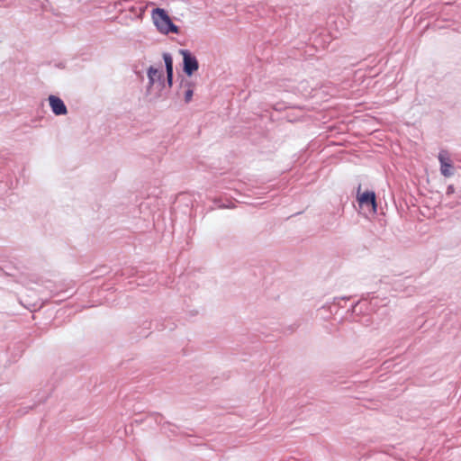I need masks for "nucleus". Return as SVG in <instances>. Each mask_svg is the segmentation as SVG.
I'll use <instances>...</instances> for the list:
<instances>
[{
  "label": "nucleus",
  "instance_id": "obj_6",
  "mask_svg": "<svg viewBox=\"0 0 461 461\" xmlns=\"http://www.w3.org/2000/svg\"><path fill=\"white\" fill-rule=\"evenodd\" d=\"M163 59L165 61L166 70H167V83L168 86H172V79H173V59L170 54L164 53Z\"/></svg>",
  "mask_w": 461,
  "mask_h": 461
},
{
  "label": "nucleus",
  "instance_id": "obj_5",
  "mask_svg": "<svg viewBox=\"0 0 461 461\" xmlns=\"http://www.w3.org/2000/svg\"><path fill=\"white\" fill-rule=\"evenodd\" d=\"M49 102H50V105L52 109V112L56 115H63L68 113L67 107L64 104V102L59 97H57L55 95H50L49 97Z\"/></svg>",
  "mask_w": 461,
  "mask_h": 461
},
{
  "label": "nucleus",
  "instance_id": "obj_4",
  "mask_svg": "<svg viewBox=\"0 0 461 461\" xmlns=\"http://www.w3.org/2000/svg\"><path fill=\"white\" fill-rule=\"evenodd\" d=\"M438 160L440 162L441 174L446 177L451 176L453 175V167L450 158L447 157V153L446 151H441L438 154Z\"/></svg>",
  "mask_w": 461,
  "mask_h": 461
},
{
  "label": "nucleus",
  "instance_id": "obj_8",
  "mask_svg": "<svg viewBox=\"0 0 461 461\" xmlns=\"http://www.w3.org/2000/svg\"><path fill=\"white\" fill-rule=\"evenodd\" d=\"M192 97H193V90L192 89H188L185 93V101L186 103H189L191 100H192Z\"/></svg>",
  "mask_w": 461,
  "mask_h": 461
},
{
  "label": "nucleus",
  "instance_id": "obj_7",
  "mask_svg": "<svg viewBox=\"0 0 461 461\" xmlns=\"http://www.w3.org/2000/svg\"><path fill=\"white\" fill-rule=\"evenodd\" d=\"M148 77L150 85L155 84L158 81H160L163 77V71L161 69L155 68L150 67L148 70Z\"/></svg>",
  "mask_w": 461,
  "mask_h": 461
},
{
  "label": "nucleus",
  "instance_id": "obj_3",
  "mask_svg": "<svg viewBox=\"0 0 461 461\" xmlns=\"http://www.w3.org/2000/svg\"><path fill=\"white\" fill-rule=\"evenodd\" d=\"M179 53L183 57L185 73L187 76H192L199 68L196 58L187 50H180Z\"/></svg>",
  "mask_w": 461,
  "mask_h": 461
},
{
  "label": "nucleus",
  "instance_id": "obj_1",
  "mask_svg": "<svg viewBox=\"0 0 461 461\" xmlns=\"http://www.w3.org/2000/svg\"><path fill=\"white\" fill-rule=\"evenodd\" d=\"M151 17L159 32L163 34H168L170 32L178 33V27L172 23L170 17L164 9H154L152 11Z\"/></svg>",
  "mask_w": 461,
  "mask_h": 461
},
{
  "label": "nucleus",
  "instance_id": "obj_2",
  "mask_svg": "<svg viewBox=\"0 0 461 461\" xmlns=\"http://www.w3.org/2000/svg\"><path fill=\"white\" fill-rule=\"evenodd\" d=\"M357 199L360 207H367L369 212H376L377 205L375 192L366 191L363 194L358 192Z\"/></svg>",
  "mask_w": 461,
  "mask_h": 461
}]
</instances>
